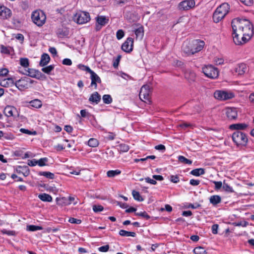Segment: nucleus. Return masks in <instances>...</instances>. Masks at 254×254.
Listing matches in <instances>:
<instances>
[{"mask_svg":"<svg viewBox=\"0 0 254 254\" xmlns=\"http://www.w3.org/2000/svg\"><path fill=\"white\" fill-rule=\"evenodd\" d=\"M231 25L233 40L236 45L246 43L254 34L253 25L247 19H234Z\"/></svg>","mask_w":254,"mask_h":254,"instance_id":"f257e3e1","label":"nucleus"},{"mask_svg":"<svg viewBox=\"0 0 254 254\" xmlns=\"http://www.w3.org/2000/svg\"><path fill=\"white\" fill-rule=\"evenodd\" d=\"M230 9L227 3H223L218 6L213 15V19L215 23H218L224 18Z\"/></svg>","mask_w":254,"mask_h":254,"instance_id":"f03ea898","label":"nucleus"},{"mask_svg":"<svg viewBox=\"0 0 254 254\" xmlns=\"http://www.w3.org/2000/svg\"><path fill=\"white\" fill-rule=\"evenodd\" d=\"M32 21L38 26H43L46 20L45 13L41 10H36L33 11L31 15Z\"/></svg>","mask_w":254,"mask_h":254,"instance_id":"7ed1b4c3","label":"nucleus"},{"mask_svg":"<svg viewBox=\"0 0 254 254\" xmlns=\"http://www.w3.org/2000/svg\"><path fill=\"white\" fill-rule=\"evenodd\" d=\"M232 139L237 146H245L248 142V138L244 133L236 131L232 134Z\"/></svg>","mask_w":254,"mask_h":254,"instance_id":"20e7f679","label":"nucleus"},{"mask_svg":"<svg viewBox=\"0 0 254 254\" xmlns=\"http://www.w3.org/2000/svg\"><path fill=\"white\" fill-rule=\"evenodd\" d=\"M206 76L210 78H216L218 76L219 71L217 68L212 65H205L202 69Z\"/></svg>","mask_w":254,"mask_h":254,"instance_id":"39448f33","label":"nucleus"},{"mask_svg":"<svg viewBox=\"0 0 254 254\" xmlns=\"http://www.w3.org/2000/svg\"><path fill=\"white\" fill-rule=\"evenodd\" d=\"M214 97L217 100L224 101L231 99L234 97L233 93L222 90H216L214 93Z\"/></svg>","mask_w":254,"mask_h":254,"instance_id":"423d86ee","label":"nucleus"},{"mask_svg":"<svg viewBox=\"0 0 254 254\" xmlns=\"http://www.w3.org/2000/svg\"><path fill=\"white\" fill-rule=\"evenodd\" d=\"M90 19L89 13L83 11L76 13L74 17V21L79 24L85 23L89 21Z\"/></svg>","mask_w":254,"mask_h":254,"instance_id":"0eeeda50","label":"nucleus"},{"mask_svg":"<svg viewBox=\"0 0 254 254\" xmlns=\"http://www.w3.org/2000/svg\"><path fill=\"white\" fill-rule=\"evenodd\" d=\"M195 4L194 0H184L179 3L178 8L182 11H187L193 8Z\"/></svg>","mask_w":254,"mask_h":254,"instance_id":"6e6552de","label":"nucleus"},{"mask_svg":"<svg viewBox=\"0 0 254 254\" xmlns=\"http://www.w3.org/2000/svg\"><path fill=\"white\" fill-rule=\"evenodd\" d=\"M150 92V88L149 85H144L142 86L139 94V98L144 102L149 101Z\"/></svg>","mask_w":254,"mask_h":254,"instance_id":"1a4fd4ad","label":"nucleus"},{"mask_svg":"<svg viewBox=\"0 0 254 254\" xmlns=\"http://www.w3.org/2000/svg\"><path fill=\"white\" fill-rule=\"evenodd\" d=\"M133 39L128 37L122 46V49L125 52L129 53L133 50Z\"/></svg>","mask_w":254,"mask_h":254,"instance_id":"9d476101","label":"nucleus"},{"mask_svg":"<svg viewBox=\"0 0 254 254\" xmlns=\"http://www.w3.org/2000/svg\"><path fill=\"white\" fill-rule=\"evenodd\" d=\"M11 11L7 7L0 5V19H7L11 17Z\"/></svg>","mask_w":254,"mask_h":254,"instance_id":"9b49d317","label":"nucleus"},{"mask_svg":"<svg viewBox=\"0 0 254 254\" xmlns=\"http://www.w3.org/2000/svg\"><path fill=\"white\" fill-rule=\"evenodd\" d=\"M28 81L26 80V77H24L16 81L15 85L20 90H24L29 87Z\"/></svg>","mask_w":254,"mask_h":254,"instance_id":"f8f14e48","label":"nucleus"},{"mask_svg":"<svg viewBox=\"0 0 254 254\" xmlns=\"http://www.w3.org/2000/svg\"><path fill=\"white\" fill-rule=\"evenodd\" d=\"M96 19L97 21L95 27L96 31L100 30L102 27L107 24L109 21V19L105 16H98Z\"/></svg>","mask_w":254,"mask_h":254,"instance_id":"ddd939ff","label":"nucleus"},{"mask_svg":"<svg viewBox=\"0 0 254 254\" xmlns=\"http://www.w3.org/2000/svg\"><path fill=\"white\" fill-rule=\"evenodd\" d=\"M191 45L194 54L203 49L204 46V42L201 40H195L192 42Z\"/></svg>","mask_w":254,"mask_h":254,"instance_id":"4468645a","label":"nucleus"},{"mask_svg":"<svg viewBox=\"0 0 254 254\" xmlns=\"http://www.w3.org/2000/svg\"><path fill=\"white\" fill-rule=\"evenodd\" d=\"M234 71L238 75H242L248 71V67L244 63L239 64L235 66Z\"/></svg>","mask_w":254,"mask_h":254,"instance_id":"2eb2a0df","label":"nucleus"},{"mask_svg":"<svg viewBox=\"0 0 254 254\" xmlns=\"http://www.w3.org/2000/svg\"><path fill=\"white\" fill-rule=\"evenodd\" d=\"M225 113L229 120H234L237 117V110L235 108L228 107L225 109Z\"/></svg>","mask_w":254,"mask_h":254,"instance_id":"dca6fc26","label":"nucleus"},{"mask_svg":"<svg viewBox=\"0 0 254 254\" xmlns=\"http://www.w3.org/2000/svg\"><path fill=\"white\" fill-rule=\"evenodd\" d=\"M89 73L90 74V78L91 79V86H94L95 89L97 87V83H101V80L100 77L93 70H91Z\"/></svg>","mask_w":254,"mask_h":254,"instance_id":"f3484780","label":"nucleus"},{"mask_svg":"<svg viewBox=\"0 0 254 254\" xmlns=\"http://www.w3.org/2000/svg\"><path fill=\"white\" fill-rule=\"evenodd\" d=\"M23 73L32 78H36L37 79H39L41 76V72L32 68H29L28 70H25V72H23Z\"/></svg>","mask_w":254,"mask_h":254,"instance_id":"a211bd4d","label":"nucleus"},{"mask_svg":"<svg viewBox=\"0 0 254 254\" xmlns=\"http://www.w3.org/2000/svg\"><path fill=\"white\" fill-rule=\"evenodd\" d=\"M185 77L190 82H194L195 80V73L191 69H187L185 71Z\"/></svg>","mask_w":254,"mask_h":254,"instance_id":"6ab92c4d","label":"nucleus"},{"mask_svg":"<svg viewBox=\"0 0 254 254\" xmlns=\"http://www.w3.org/2000/svg\"><path fill=\"white\" fill-rule=\"evenodd\" d=\"M16 171L18 174H22L25 177L29 175V170L27 166H18L16 168Z\"/></svg>","mask_w":254,"mask_h":254,"instance_id":"aec40b11","label":"nucleus"},{"mask_svg":"<svg viewBox=\"0 0 254 254\" xmlns=\"http://www.w3.org/2000/svg\"><path fill=\"white\" fill-rule=\"evenodd\" d=\"M15 85L14 80L12 78H7L2 80L0 82V85L5 87H11Z\"/></svg>","mask_w":254,"mask_h":254,"instance_id":"412c9836","label":"nucleus"},{"mask_svg":"<svg viewBox=\"0 0 254 254\" xmlns=\"http://www.w3.org/2000/svg\"><path fill=\"white\" fill-rule=\"evenodd\" d=\"M182 48L184 52L187 54L188 55L193 54V51H192L191 45L189 43L185 42L183 45Z\"/></svg>","mask_w":254,"mask_h":254,"instance_id":"4be33fe9","label":"nucleus"},{"mask_svg":"<svg viewBox=\"0 0 254 254\" xmlns=\"http://www.w3.org/2000/svg\"><path fill=\"white\" fill-rule=\"evenodd\" d=\"M101 100V96L97 92L92 93L89 98V101L98 104Z\"/></svg>","mask_w":254,"mask_h":254,"instance_id":"5701e85b","label":"nucleus"},{"mask_svg":"<svg viewBox=\"0 0 254 254\" xmlns=\"http://www.w3.org/2000/svg\"><path fill=\"white\" fill-rule=\"evenodd\" d=\"M50 60V57L49 55L43 54L41 56L39 64L41 66H44L49 63Z\"/></svg>","mask_w":254,"mask_h":254,"instance_id":"b1692460","label":"nucleus"},{"mask_svg":"<svg viewBox=\"0 0 254 254\" xmlns=\"http://www.w3.org/2000/svg\"><path fill=\"white\" fill-rule=\"evenodd\" d=\"M16 109L12 106H7L4 109V114L8 117L13 116V113L16 111Z\"/></svg>","mask_w":254,"mask_h":254,"instance_id":"393cba45","label":"nucleus"},{"mask_svg":"<svg viewBox=\"0 0 254 254\" xmlns=\"http://www.w3.org/2000/svg\"><path fill=\"white\" fill-rule=\"evenodd\" d=\"M56 200L57 205L60 206H65L70 204V202L68 201L67 198L65 197H57Z\"/></svg>","mask_w":254,"mask_h":254,"instance_id":"a878e982","label":"nucleus"},{"mask_svg":"<svg viewBox=\"0 0 254 254\" xmlns=\"http://www.w3.org/2000/svg\"><path fill=\"white\" fill-rule=\"evenodd\" d=\"M38 198L45 202H51L52 201V197L50 194L46 193L39 194Z\"/></svg>","mask_w":254,"mask_h":254,"instance_id":"bb28decb","label":"nucleus"},{"mask_svg":"<svg viewBox=\"0 0 254 254\" xmlns=\"http://www.w3.org/2000/svg\"><path fill=\"white\" fill-rule=\"evenodd\" d=\"M136 36V39L141 40L144 35V30L143 27L141 26L134 31Z\"/></svg>","mask_w":254,"mask_h":254,"instance_id":"cd10ccee","label":"nucleus"},{"mask_svg":"<svg viewBox=\"0 0 254 254\" xmlns=\"http://www.w3.org/2000/svg\"><path fill=\"white\" fill-rule=\"evenodd\" d=\"M248 127L246 124H236L230 125V128L231 129H244Z\"/></svg>","mask_w":254,"mask_h":254,"instance_id":"c85d7f7f","label":"nucleus"},{"mask_svg":"<svg viewBox=\"0 0 254 254\" xmlns=\"http://www.w3.org/2000/svg\"><path fill=\"white\" fill-rule=\"evenodd\" d=\"M205 173L204 169L203 168L195 169L191 171L190 174L194 176H199L200 175H203Z\"/></svg>","mask_w":254,"mask_h":254,"instance_id":"c756f323","label":"nucleus"},{"mask_svg":"<svg viewBox=\"0 0 254 254\" xmlns=\"http://www.w3.org/2000/svg\"><path fill=\"white\" fill-rule=\"evenodd\" d=\"M221 197L217 195L211 196L209 198V201L213 205H216L221 202Z\"/></svg>","mask_w":254,"mask_h":254,"instance_id":"7c9ffc66","label":"nucleus"},{"mask_svg":"<svg viewBox=\"0 0 254 254\" xmlns=\"http://www.w3.org/2000/svg\"><path fill=\"white\" fill-rule=\"evenodd\" d=\"M119 234L123 237H135L136 236V234L134 232H129L124 230H121L119 231Z\"/></svg>","mask_w":254,"mask_h":254,"instance_id":"2f4dec72","label":"nucleus"},{"mask_svg":"<svg viewBox=\"0 0 254 254\" xmlns=\"http://www.w3.org/2000/svg\"><path fill=\"white\" fill-rule=\"evenodd\" d=\"M29 103L31 106L36 108H39L42 105V102L39 99L32 100Z\"/></svg>","mask_w":254,"mask_h":254,"instance_id":"473e14b6","label":"nucleus"},{"mask_svg":"<svg viewBox=\"0 0 254 254\" xmlns=\"http://www.w3.org/2000/svg\"><path fill=\"white\" fill-rule=\"evenodd\" d=\"M121 173V171L119 170H110L107 172V175L109 178H113L117 175H119Z\"/></svg>","mask_w":254,"mask_h":254,"instance_id":"72a5a7b5","label":"nucleus"},{"mask_svg":"<svg viewBox=\"0 0 254 254\" xmlns=\"http://www.w3.org/2000/svg\"><path fill=\"white\" fill-rule=\"evenodd\" d=\"M193 253L195 254H206L207 252L204 248L201 247H197L194 249Z\"/></svg>","mask_w":254,"mask_h":254,"instance_id":"f704fd0d","label":"nucleus"},{"mask_svg":"<svg viewBox=\"0 0 254 254\" xmlns=\"http://www.w3.org/2000/svg\"><path fill=\"white\" fill-rule=\"evenodd\" d=\"M43 228L41 226H35V225H27L26 230L29 231H36L38 230H41Z\"/></svg>","mask_w":254,"mask_h":254,"instance_id":"c9c22d12","label":"nucleus"},{"mask_svg":"<svg viewBox=\"0 0 254 254\" xmlns=\"http://www.w3.org/2000/svg\"><path fill=\"white\" fill-rule=\"evenodd\" d=\"M39 175L40 176H43L50 179H53L55 177V175L49 172H40Z\"/></svg>","mask_w":254,"mask_h":254,"instance_id":"e433bc0d","label":"nucleus"},{"mask_svg":"<svg viewBox=\"0 0 254 254\" xmlns=\"http://www.w3.org/2000/svg\"><path fill=\"white\" fill-rule=\"evenodd\" d=\"M132 194L133 197L134 199H135L138 201H142L143 200V199L140 195L139 192L133 190L132 191Z\"/></svg>","mask_w":254,"mask_h":254,"instance_id":"4c0bfd02","label":"nucleus"},{"mask_svg":"<svg viewBox=\"0 0 254 254\" xmlns=\"http://www.w3.org/2000/svg\"><path fill=\"white\" fill-rule=\"evenodd\" d=\"M99 143L97 139L95 138H90L88 141V144L92 147H95L98 146Z\"/></svg>","mask_w":254,"mask_h":254,"instance_id":"58836bf2","label":"nucleus"},{"mask_svg":"<svg viewBox=\"0 0 254 254\" xmlns=\"http://www.w3.org/2000/svg\"><path fill=\"white\" fill-rule=\"evenodd\" d=\"M178 160L184 164L190 165L192 164V161L190 160H189L183 156H179L178 157Z\"/></svg>","mask_w":254,"mask_h":254,"instance_id":"ea45409f","label":"nucleus"},{"mask_svg":"<svg viewBox=\"0 0 254 254\" xmlns=\"http://www.w3.org/2000/svg\"><path fill=\"white\" fill-rule=\"evenodd\" d=\"M103 101L105 104H109L112 102L113 100L111 95L106 94L103 96Z\"/></svg>","mask_w":254,"mask_h":254,"instance_id":"a19ab883","label":"nucleus"},{"mask_svg":"<svg viewBox=\"0 0 254 254\" xmlns=\"http://www.w3.org/2000/svg\"><path fill=\"white\" fill-rule=\"evenodd\" d=\"M118 150L120 152H126L129 150V147L126 144H121L118 146Z\"/></svg>","mask_w":254,"mask_h":254,"instance_id":"79ce46f5","label":"nucleus"},{"mask_svg":"<svg viewBox=\"0 0 254 254\" xmlns=\"http://www.w3.org/2000/svg\"><path fill=\"white\" fill-rule=\"evenodd\" d=\"M54 65H50L46 67H43L42 68V71L47 74H50V72L54 69Z\"/></svg>","mask_w":254,"mask_h":254,"instance_id":"37998d69","label":"nucleus"},{"mask_svg":"<svg viewBox=\"0 0 254 254\" xmlns=\"http://www.w3.org/2000/svg\"><path fill=\"white\" fill-rule=\"evenodd\" d=\"M20 64L24 67H27L29 66V60L27 58H21Z\"/></svg>","mask_w":254,"mask_h":254,"instance_id":"c03bdc74","label":"nucleus"},{"mask_svg":"<svg viewBox=\"0 0 254 254\" xmlns=\"http://www.w3.org/2000/svg\"><path fill=\"white\" fill-rule=\"evenodd\" d=\"M223 189L228 192H233L234 191L232 188L229 186L228 184H226L225 181L223 182Z\"/></svg>","mask_w":254,"mask_h":254,"instance_id":"a18cd8bd","label":"nucleus"},{"mask_svg":"<svg viewBox=\"0 0 254 254\" xmlns=\"http://www.w3.org/2000/svg\"><path fill=\"white\" fill-rule=\"evenodd\" d=\"M135 215L136 216L144 217L147 220L149 219L150 218V216L148 215V214L145 211L135 213Z\"/></svg>","mask_w":254,"mask_h":254,"instance_id":"49530a36","label":"nucleus"},{"mask_svg":"<svg viewBox=\"0 0 254 254\" xmlns=\"http://www.w3.org/2000/svg\"><path fill=\"white\" fill-rule=\"evenodd\" d=\"M124 35L125 33L123 30L120 29L117 31L116 33V37L117 39L121 40L124 37Z\"/></svg>","mask_w":254,"mask_h":254,"instance_id":"de8ad7c7","label":"nucleus"},{"mask_svg":"<svg viewBox=\"0 0 254 254\" xmlns=\"http://www.w3.org/2000/svg\"><path fill=\"white\" fill-rule=\"evenodd\" d=\"M1 232L3 234H6L8 236H15L16 235V233L14 231L11 230H7L6 229H3L1 230Z\"/></svg>","mask_w":254,"mask_h":254,"instance_id":"09e8293b","label":"nucleus"},{"mask_svg":"<svg viewBox=\"0 0 254 254\" xmlns=\"http://www.w3.org/2000/svg\"><path fill=\"white\" fill-rule=\"evenodd\" d=\"M48 159L47 158H41L37 161V164L40 166H44L46 165V162H47Z\"/></svg>","mask_w":254,"mask_h":254,"instance_id":"8fccbe9b","label":"nucleus"},{"mask_svg":"<svg viewBox=\"0 0 254 254\" xmlns=\"http://www.w3.org/2000/svg\"><path fill=\"white\" fill-rule=\"evenodd\" d=\"M78 67L81 70L86 71L88 72H90L92 70L87 66H85L83 64H79L78 65Z\"/></svg>","mask_w":254,"mask_h":254,"instance_id":"3c124183","label":"nucleus"},{"mask_svg":"<svg viewBox=\"0 0 254 254\" xmlns=\"http://www.w3.org/2000/svg\"><path fill=\"white\" fill-rule=\"evenodd\" d=\"M104 208L102 205H94L93 206V210L95 212H98L102 211Z\"/></svg>","mask_w":254,"mask_h":254,"instance_id":"603ef678","label":"nucleus"},{"mask_svg":"<svg viewBox=\"0 0 254 254\" xmlns=\"http://www.w3.org/2000/svg\"><path fill=\"white\" fill-rule=\"evenodd\" d=\"M233 224L236 226H242L244 227L248 225V223L247 221H241L239 222H235L233 223Z\"/></svg>","mask_w":254,"mask_h":254,"instance_id":"864d4df0","label":"nucleus"},{"mask_svg":"<svg viewBox=\"0 0 254 254\" xmlns=\"http://www.w3.org/2000/svg\"><path fill=\"white\" fill-rule=\"evenodd\" d=\"M170 181L174 183H178L180 180L178 176L172 175L170 176Z\"/></svg>","mask_w":254,"mask_h":254,"instance_id":"5fc2aeb1","label":"nucleus"},{"mask_svg":"<svg viewBox=\"0 0 254 254\" xmlns=\"http://www.w3.org/2000/svg\"><path fill=\"white\" fill-rule=\"evenodd\" d=\"M20 131L22 133H26V134H34V135H35L36 134V132L35 131H33V132H32L27 129H25V128H21L20 129Z\"/></svg>","mask_w":254,"mask_h":254,"instance_id":"6e6d98bb","label":"nucleus"},{"mask_svg":"<svg viewBox=\"0 0 254 254\" xmlns=\"http://www.w3.org/2000/svg\"><path fill=\"white\" fill-rule=\"evenodd\" d=\"M68 221L72 224H80L81 223V220L72 217L69 219Z\"/></svg>","mask_w":254,"mask_h":254,"instance_id":"4d7b16f0","label":"nucleus"},{"mask_svg":"<svg viewBox=\"0 0 254 254\" xmlns=\"http://www.w3.org/2000/svg\"><path fill=\"white\" fill-rule=\"evenodd\" d=\"M109 249V246L108 245L100 247L98 248V250L101 252H107Z\"/></svg>","mask_w":254,"mask_h":254,"instance_id":"13d9d810","label":"nucleus"},{"mask_svg":"<svg viewBox=\"0 0 254 254\" xmlns=\"http://www.w3.org/2000/svg\"><path fill=\"white\" fill-rule=\"evenodd\" d=\"M8 73V70L6 68H3L0 69V76H5Z\"/></svg>","mask_w":254,"mask_h":254,"instance_id":"bf43d9fd","label":"nucleus"},{"mask_svg":"<svg viewBox=\"0 0 254 254\" xmlns=\"http://www.w3.org/2000/svg\"><path fill=\"white\" fill-rule=\"evenodd\" d=\"M215 184V189L216 190H219L222 187V183L220 181H213Z\"/></svg>","mask_w":254,"mask_h":254,"instance_id":"052dcab7","label":"nucleus"},{"mask_svg":"<svg viewBox=\"0 0 254 254\" xmlns=\"http://www.w3.org/2000/svg\"><path fill=\"white\" fill-rule=\"evenodd\" d=\"M155 149L164 152L166 150V147L164 145L160 144L155 146Z\"/></svg>","mask_w":254,"mask_h":254,"instance_id":"680f3d73","label":"nucleus"},{"mask_svg":"<svg viewBox=\"0 0 254 254\" xmlns=\"http://www.w3.org/2000/svg\"><path fill=\"white\" fill-rule=\"evenodd\" d=\"M200 183V181L198 180L191 179L190 184L193 186H198Z\"/></svg>","mask_w":254,"mask_h":254,"instance_id":"e2e57ef3","label":"nucleus"},{"mask_svg":"<svg viewBox=\"0 0 254 254\" xmlns=\"http://www.w3.org/2000/svg\"><path fill=\"white\" fill-rule=\"evenodd\" d=\"M145 182L146 183L152 184V185H156L157 184V182L155 180L152 179L149 177L145 178L144 179Z\"/></svg>","mask_w":254,"mask_h":254,"instance_id":"0e129e2a","label":"nucleus"},{"mask_svg":"<svg viewBox=\"0 0 254 254\" xmlns=\"http://www.w3.org/2000/svg\"><path fill=\"white\" fill-rule=\"evenodd\" d=\"M241 2L247 6L251 5L253 3V0H240Z\"/></svg>","mask_w":254,"mask_h":254,"instance_id":"69168bd1","label":"nucleus"},{"mask_svg":"<svg viewBox=\"0 0 254 254\" xmlns=\"http://www.w3.org/2000/svg\"><path fill=\"white\" fill-rule=\"evenodd\" d=\"M214 62L217 65H221L223 64L224 60L221 58H215L214 59Z\"/></svg>","mask_w":254,"mask_h":254,"instance_id":"338daca9","label":"nucleus"},{"mask_svg":"<svg viewBox=\"0 0 254 254\" xmlns=\"http://www.w3.org/2000/svg\"><path fill=\"white\" fill-rule=\"evenodd\" d=\"M218 225L217 224H214L212 226V232L214 234H216L218 233Z\"/></svg>","mask_w":254,"mask_h":254,"instance_id":"774afa93","label":"nucleus"}]
</instances>
